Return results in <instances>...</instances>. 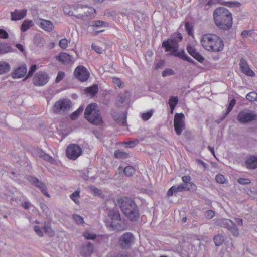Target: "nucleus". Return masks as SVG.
Returning <instances> with one entry per match:
<instances>
[{"mask_svg": "<svg viewBox=\"0 0 257 257\" xmlns=\"http://www.w3.org/2000/svg\"><path fill=\"white\" fill-rule=\"evenodd\" d=\"M118 205L125 216L132 221H137L139 216L137 205L134 200L127 197H121L117 200Z\"/></svg>", "mask_w": 257, "mask_h": 257, "instance_id": "1", "label": "nucleus"}, {"mask_svg": "<svg viewBox=\"0 0 257 257\" xmlns=\"http://www.w3.org/2000/svg\"><path fill=\"white\" fill-rule=\"evenodd\" d=\"M200 42L203 48L209 51L219 52L224 48V43L222 38L216 34H203Z\"/></svg>", "mask_w": 257, "mask_h": 257, "instance_id": "2", "label": "nucleus"}, {"mask_svg": "<svg viewBox=\"0 0 257 257\" xmlns=\"http://www.w3.org/2000/svg\"><path fill=\"white\" fill-rule=\"evenodd\" d=\"M213 18L215 25L220 29L227 30L232 27V15L227 8L220 7L215 9Z\"/></svg>", "mask_w": 257, "mask_h": 257, "instance_id": "3", "label": "nucleus"}, {"mask_svg": "<svg viewBox=\"0 0 257 257\" xmlns=\"http://www.w3.org/2000/svg\"><path fill=\"white\" fill-rule=\"evenodd\" d=\"M105 223L107 227L114 231H122L126 228L124 221L121 219L119 212L114 210L108 212V219L106 220Z\"/></svg>", "mask_w": 257, "mask_h": 257, "instance_id": "4", "label": "nucleus"}, {"mask_svg": "<svg viewBox=\"0 0 257 257\" xmlns=\"http://www.w3.org/2000/svg\"><path fill=\"white\" fill-rule=\"evenodd\" d=\"M84 117L88 122L94 125L100 126L103 124L102 117L96 103H92L86 106Z\"/></svg>", "mask_w": 257, "mask_h": 257, "instance_id": "5", "label": "nucleus"}, {"mask_svg": "<svg viewBox=\"0 0 257 257\" xmlns=\"http://www.w3.org/2000/svg\"><path fill=\"white\" fill-rule=\"evenodd\" d=\"M182 40V35L179 32H175L171 34L170 38L163 42L162 47L166 52L171 51V55H173L180 52L178 51V43L181 42Z\"/></svg>", "mask_w": 257, "mask_h": 257, "instance_id": "6", "label": "nucleus"}, {"mask_svg": "<svg viewBox=\"0 0 257 257\" xmlns=\"http://www.w3.org/2000/svg\"><path fill=\"white\" fill-rule=\"evenodd\" d=\"M71 106L72 102L69 100L61 99L55 103L52 110L54 113L58 114L68 111Z\"/></svg>", "mask_w": 257, "mask_h": 257, "instance_id": "7", "label": "nucleus"}, {"mask_svg": "<svg viewBox=\"0 0 257 257\" xmlns=\"http://www.w3.org/2000/svg\"><path fill=\"white\" fill-rule=\"evenodd\" d=\"M82 153V149L78 144H69L65 152L66 156L72 160L77 159Z\"/></svg>", "mask_w": 257, "mask_h": 257, "instance_id": "8", "label": "nucleus"}, {"mask_svg": "<svg viewBox=\"0 0 257 257\" xmlns=\"http://www.w3.org/2000/svg\"><path fill=\"white\" fill-rule=\"evenodd\" d=\"M173 125L177 135H180L185 127L184 114L181 113L175 114Z\"/></svg>", "mask_w": 257, "mask_h": 257, "instance_id": "9", "label": "nucleus"}, {"mask_svg": "<svg viewBox=\"0 0 257 257\" xmlns=\"http://www.w3.org/2000/svg\"><path fill=\"white\" fill-rule=\"evenodd\" d=\"M74 76L81 82H85L89 79L90 72L83 65H78L74 71Z\"/></svg>", "mask_w": 257, "mask_h": 257, "instance_id": "10", "label": "nucleus"}, {"mask_svg": "<svg viewBox=\"0 0 257 257\" xmlns=\"http://www.w3.org/2000/svg\"><path fill=\"white\" fill-rule=\"evenodd\" d=\"M49 77L46 72H39L33 78V84L35 86H42L47 84Z\"/></svg>", "mask_w": 257, "mask_h": 257, "instance_id": "11", "label": "nucleus"}, {"mask_svg": "<svg viewBox=\"0 0 257 257\" xmlns=\"http://www.w3.org/2000/svg\"><path fill=\"white\" fill-rule=\"evenodd\" d=\"M237 120L241 123H246L257 119V115L252 112L247 113L241 111L237 114Z\"/></svg>", "mask_w": 257, "mask_h": 257, "instance_id": "12", "label": "nucleus"}, {"mask_svg": "<svg viewBox=\"0 0 257 257\" xmlns=\"http://www.w3.org/2000/svg\"><path fill=\"white\" fill-rule=\"evenodd\" d=\"M133 235L128 232L125 233L119 239V244L123 248H128L133 241Z\"/></svg>", "mask_w": 257, "mask_h": 257, "instance_id": "13", "label": "nucleus"}, {"mask_svg": "<svg viewBox=\"0 0 257 257\" xmlns=\"http://www.w3.org/2000/svg\"><path fill=\"white\" fill-rule=\"evenodd\" d=\"M239 66L241 72L245 75L249 77L255 76L254 72L249 68L247 62L244 59L241 58L240 59Z\"/></svg>", "mask_w": 257, "mask_h": 257, "instance_id": "14", "label": "nucleus"}, {"mask_svg": "<svg viewBox=\"0 0 257 257\" xmlns=\"http://www.w3.org/2000/svg\"><path fill=\"white\" fill-rule=\"evenodd\" d=\"M27 10L15 9L13 12L10 13L11 20L12 21H18L23 19L27 16Z\"/></svg>", "mask_w": 257, "mask_h": 257, "instance_id": "15", "label": "nucleus"}, {"mask_svg": "<svg viewBox=\"0 0 257 257\" xmlns=\"http://www.w3.org/2000/svg\"><path fill=\"white\" fill-rule=\"evenodd\" d=\"M28 179L34 185L39 187L40 189H41L42 192L45 196L49 197V195L48 193L44 184L42 182L39 181L38 178L33 177H30Z\"/></svg>", "mask_w": 257, "mask_h": 257, "instance_id": "16", "label": "nucleus"}, {"mask_svg": "<svg viewBox=\"0 0 257 257\" xmlns=\"http://www.w3.org/2000/svg\"><path fill=\"white\" fill-rule=\"evenodd\" d=\"M185 190L191 191L189 187H187L183 184H180L177 186H172L170 189L167 191V196L171 197L173 195V193L182 192Z\"/></svg>", "mask_w": 257, "mask_h": 257, "instance_id": "17", "label": "nucleus"}, {"mask_svg": "<svg viewBox=\"0 0 257 257\" xmlns=\"http://www.w3.org/2000/svg\"><path fill=\"white\" fill-rule=\"evenodd\" d=\"M188 53L192 56L194 59L198 60L200 62H203L205 59L194 47L191 45H189L187 48Z\"/></svg>", "mask_w": 257, "mask_h": 257, "instance_id": "18", "label": "nucleus"}, {"mask_svg": "<svg viewBox=\"0 0 257 257\" xmlns=\"http://www.w3.org/2000/svg\"><path fill=\"white\" fill-rule=\"evenodd\" d=\"M56 60L62 64H68L72 62V57L69 54L61 52L55 56Z\"/></svg>", "mask_w": 257, "mask_h": 257, "instance_id": "19", "label": "nucleus"}, {"mask_svg": "<svg viewBox=\"0 0 257 257\" xmlns=\"http://www.w3.org/2000/svg\"><path fill=\"white\" fill-rule=\"evenodd\" d=\"M39 26L43 30L47 32H51L54 28L52 22L46 19H40Z\"/></svg>", "mask_w": 257, "mask_h": 257, "instance_id": "20", "label": "nucleus"}, {"mask_svg": "<svg viewBox=\"0 0 257 257\" xmlns=\"http://www.w3.org/2000/svg\"><path fill=\"white\" fill-rule=\"evenodd\" d=\"M27 68L26 65H23L15 70L12 73L13 78H20L26 75Z\"/></svg>", "mask_w": 257, "mask_h": 257, "instance_id": "21", "label": "nucleus"}, {"mask_svg": "<svg viewBox=\"0 0 257 257\" xmlns=\"http://www.w3.org/2000/svg\"><path fill=\"white\" fill-rule=\"evenodd\" d=\"M214 224L216 226H218L221 227H224L228 229L229 228V227H231L232 225H233V224H234V223L230 220L221 218L215 221Z\"/></svg>", "mask_w": 257, "mask_h": 257, "instance_id": "22", "label": "nucleus"}, {"mask_svg": "<svg viewBox=\"0 0 257 257\" xmlns=\"http://www.w3.org/2000/svg\"><path fill=\"white\" fill-rule=\"evenodd\" d=\"M246 166L249 169H255L257 167V156H249L245 161Z\"/></svg>", "mask_w": 257, "mask_h": 257, "instance_id": "23", "label": "nucleus"}, {"mask_svg": "<svg viewBox=\"0 0 257 257\" xmlns=\"http://www.w3.org/2000/svg\"><path fill=\"white\" fill-rule=\"evenodd\" d=\"M95 14L96 11L95 9L92 8V7H89L87 8V11L84 12V14H79L76 17L78 19H82L85 18L86 17L89 18V19H92L95 17Z\"/></svg>", "mask_w": 257, "mask_h": 257, "instance_id": "24", "label": "nucleus"}, {"mask_svg": "<svg viewBox=\"0 0 257 257\" xmlns=\"http://www.w3.org/2000/svg\"><path fill=\"white\" fill-rule=\"evenodd\" d=\"M182 180L185 184L186 186H189V188H190L192 191H195L197 189V186L191 181V177L189 175H185L182 177Z\"/></svg>", "mask_w": 257, "mask_h": 257, "instance_id": "25", "label": "nucleus"}, {"mask_svg": "<svg viewBox=\"0 0 257 257\" xmlns=\"http://www.w3.org/2000/svg\"><path fill=\"white\" fill-rule=\"evenodd\" d=\"M34 24L30 19H25L23 21L21 27V31L25 32L31 28Z\"/></svg>", "mask_w": 257, "mask_h": 257, "instance_id": "26", "label": "nucleus"}, {"mask_svg": "<svg viewBox=\"0 0 257 257\" xmlns=\"http://www.w3.org/2000/svg\"><path fill=\"white\" fill-rule=\"evenodd\" d=\"M172 56H176L177 57L181 58V59L185 60V61L187 62H189L190 63H193V60L192 58L188 57L186 54L185 53V51L184 50H182L180 51L179 53L174 54Z\"/></svg>", "mask_w": 257, "mask_h": 257, "instance_id": "27", "label": "nucleus"}, {"mask_svg": "<svg viewBox=\"0 0 257 257\" xmlns=\"http://www.w3.org/2000/svg\"><path fill=\"white\" fill-rule=\"evenodd\" d=\"M114 156L117 159H127L129 157V154L121 150H116L114 152Z\"/></svg>", "mask_w": 257, "mask_h": 257, "instance_id": "28", "label": "nucleus"}, {"mask_svg": "<svg viewBox=\"0 0 257 257\" xmlns=\"http://www.w3.org/2000/svg\"><path fill=\"white\" fill-rule=\"evenodd\" d=\"M178 97L177 96H171L170 98V99H169V105H170V107L171 108V113H173L174 109L175 108L177 103H178Z\"/></svg>", "mask_w": 257, "mask_h": 257, "instance_id": "29", "label": "nucleus"}, {"mask_svg": "<svg viewBox=\"0 0 257 257\" xmlns=\"http://www.w3.org/2000/svg\"><path fill=\"white\" fill-rule=\"evenodd\" d=\"M98 91V86L96 85L92 86L90 87H87L85 89V92L92 96H95Z\"/></svg>", "mask_w": 257, "mask_h": 257, "instance_id": "30", "label": "nucleus"}, {"mask_svg": "<svg viewBox=\"0 0 257 257\" xmlns=\"http://www.w3.org/2000/svg\"><path fill=\"white\" fill-rule=\"evenodd\" d=\"M10 69V67L8 63L4 61L0 62V74L7 73L9 71Z\"/></svg>", "mask_w": 257, "mask_h": 257, "instance_id": "31", "label": "nucleus"}, {"mask_svg": "<svg viewBox=\"0 0 257 257\" xmlns=\"http://www.w3.org/2000/svg\"><path fill=\"white\" fill-rule=\"evenodd\" d=\"M94 247L91 243L87 244L86 246H83V253L85 255H90L93 252Z\"/></svg>", "mask_w": 257, "mask_h": 257, "instance_id": "32", "label": "nucleus"}, {"mask_svg": "<svg viewBox=\"0 0 257 257\" xmlns=\"http://www.w3.org/2000/svg\"><path fill=\"white\" fill-rule=\"evenodd\" d=\"M83 111V106H80V107L78 108V109H77L76 111L73 112L72 114L70 115V118H71V119L73 120H76L78 118L79 115L82 113Z\"/></svg>", "mask_w": 257, "mask_h": 257, "instance_id": "33", "label": "nucleus"}, {"mask_svg": "<svg viewBox=\"0 0 257 257\" xmlns=\"http://www.w3.org/2000/svg\"><path fill=\"white\" fill-rule=\"evenodd\" d=\"M214 242L217 246H219L224 242V237L222 235H217L214 237Z\"/></svg>", "mask_w": 257, "mask_h": 257, "instance_id": "34", "label": "nucleus"}, {"mask_svg": "<svg viewBox=\"0 0 257 257\" xmlns=\"http://www.w3.org/2000/svg\"><path fill=\"white\" fill-rule=\"evenodd\" d=\"M135 169L132 166H128L124 169V173L126 176H132L135 174Z\"/></svg>", "mask_w": 257, "mask_h": 257, "instance_id": "35", "label": "nucleus"}, {"mask_svg": "<svg viewBox=\"0 0 257 257\" xmlns=\"http://www.w3.org/2000/svg\"><path fill=\"white\" fill-rule=\"evenodd\" d=\"M11 51V47L7 44L0 43V54H5Z\"/></svg>", "mask_w": 257, "mask_h": 257, "instance_id": "36", "label": "nucleus"}, {"mask_svg": "<svg viewBox=\"0 0 257 257\" xmlns=\"http://www.w3.org/2000/svg\"><path fill=\"white\" fill-rule=\"evenodd\" d=\"M246 99L251 102L256 101L257 99V93L254 91L250 92L246 95Z\"/></svg>", "mask_w": 257, "mask_h": 257, "instance_id": "37", "label": "nucleus"}, {"mask_svg": "<svg viewBox=\"0 0 257 257\" xmlns=\"http://www.w3.org/2000/svg\"><path fill=\"white\" fill-rule=\"evenodd\" d=\"M43 230L45 233H48V234L50 236L54 235V232L51 229V224L49 223L44 224Z\"/></svg>", "mask_w": 257, "mask_h": 257, "instance_id": "38", "label": "nucleus"}, {"mask_svg": "<svg viewBox=\"0 0 257 257\" xmlns=\"http://www.w3.org/2000/svg\"><path fill=\"white\" fill-rule=\"evenodd\" d=\"M79 191L76 190L71 194L70 196V198H71V199L77 204H78L79 203L78 198L79 197Z\"/></svg>", "mask_w": 257, "mask_h": 257, "instance_id": "39", "label": "nucleus"}, {"mask_svg": "<svg viewBox=\"0 0 257 257\" xmlns=\"http://www.w3.org/2000/svg\"><path fill=\"white\" fill-rule=\"evenodd\" d=\"M138 143L139 140L137 139L134 141H129L121 143V144H122L128 145L129 147L131 148H134V147L136 146L138 144Z\"/></svg>", "mask_w": 257, "mask_h": 257, "instance_id": "40", "label": "nucleus"}, {"mask_svg": "<svg viewBox=\"0 0 257 257\" xmlns=\"http://www.w3.org/2000/svg\"><path fill=\"white\" fill-rule=\"evenodd\" d=\"M227 229L231 231L232 234L235 236H237L239 235V231L235 224H234V225L230 227V228H228Z\"/></svg>", "mask_w": 257, "mask_h": 257, "instance_id": "41", "label": "nucleus"}, {"mask_svg": "<svg viewBox=\"0 0 257 257\" xmlns=\"http://www.w3.org/2000/svg\"><path fill=\"white\" fill-rule=\"evenodd\" d=\"M90 190L91 191L92 194H93L95 196H99L100 197H102V193L100 190H99L97 188L94 186L90 187Z\"/></svg>", "mask_w": 257, "mask_h": 257, "instance_id": "42", "label": "nucleus"}, {"mask_svg": "<svg viewBox=\"0 0 257 257\" xmlns=\"http://www.w3.org/2000/svg\"><path fill=\"white\" fill-rule=\"evenodd\" d=\"M59 45L61 49H65L68 47V40L66 38H62L60 40Z\"/></svg>", "mask_w": 257, "mask_h": 257, "instance_id": "43", "label": "nucleus"}, {"mask_svg": "<svg viewBox=\"0 0 257 257\" xmlns=\"http://www.w3.org/2000/svg\"><path fill=\"white\" fill-rule=\"evenodd\" d=\"M236 104V100L235 98H232L230 103H229V105L227 108V110L226 111V114H228L232 111L233 108L234 107Z\"/></svg>", "mask_w": 257, "mask_h": 257, "instance_id": "44", "label": "nucleus"}, {"mask_svg": "<svg viewBox=\"0 0 257 257\" xmlns=\"http://www.w3.org/2000/svg\"><path fill=\"white\" fill-rule=\"evenodd\" d=\"M153 114V112L151 110L144 113L142 114V118L143 120L147 121L152 117Z\"/></svg>", "mask_w": 257, "mask_h": 257, "instance_id": "45", "label": "nucleus"}, {"mask_svg": "<svg viewBox=\"0 0 257 257\" xmlns=\"http://www.w3.org/2000/svg\"><path fill=\"white\" fill-rule=\"evenodd\" d=\"M83 235L86 239H94L96 237L94 234H92L89 231H85L83 233Z\"/></svg>", "mask_w": 257, "mask_h": 257, "instance_id": "46", "label": "nucleus"}, {"mask_svg": "<svg viewBox=\"0 0 257 257\" xmlns=\"http://www.w3.org/2000/svg\"><path fill=\"white\" fill-rule=\"evenodd\" d=\"M237 182L242 185H247L250 183V180L248 178H240L238 179Z\"/></svg>", "mask_w": 257, "mask_h": 257, "instance_id": "47", "label": "nucleus"}, {"mask_svg": "<svg viewBox=\"0 0 257 257\" xmlns=\"http://www.w3.org/2000/svg\"><path fill=\"white\" fill-rule=\"evenodd\" d=\"M215 180L220 184H223L225 182V178L221 174H218L215 176Z\"/></svg>", "mask_w": 257, "mask_h": 257, "instance_id": "48", "label": "nucleus"}, {"mask_svg": "<svg viewBox=\"0 0 257 257\" xmlns=\"http://www.w3.org/2000/svg\"><path fill=\"white\" fill-rule=\"evenodd\" d=\"M65 76V73L63 72L60 71L58 72L57 76L56 78V82L59 83L64 79Z\"/></svg>", "mask_w": 257, "mask_h": 257, "instance_id": "49", "label": "nucleus"}, {"mask_svg": "<svg viewBox=\"0 0 257 257\" xmlns=\"http://www.w3.org/2000/svg\"><path fill=\"white\" fill-rule=\"evenodd\" d=\"M215 216V213L211 210H209L205 212V216L208 219H211Z\"/></svg>", "mask_w": 257, "mask_h": 257, "instance_id": "50", "label": "nucleus"}, {"mask_svg": "<svg viewBox=\"0 0 257 257\" xmlns=\"http://www.w3.org/2000/svg\"><path fill=\"white\" fill-rule=\"evenodd\" d=\"M112 116L114 120L117 123H122L123 125H124L126 122V117L124 116L123 118H122V121L119 120V118L117 117L116 114L114 113H112Z\"/></svg>", "mask_w": 257, "mask_h": 257, "instance_id": "51", "label": "nucleus"}, {"mask_svg": "<svg viewBox=\"0 0 257 257\" xmlns=\"http://www.w3.org/2000/svg\"><path fill=\"white\" fill-rule=\"evenodd\" d=\"M9 34L4 29H0V39H8Z\"/></svg>", "mask_w": 257, "mask_h": 257, "instance_id": "52", "label": "nucleus"}, {"mask_svg": "<svg viewBox=\"0 0 257 257\" xmlns=\"http://www.w3.org/2000/svg\"><path fill=\"white\" fill-rule=\"evenodd\" d=\"M73 219L79 224H82L84 223L83 218L78 215H74Z\"/></svg>", "mask_w": 257, "mask_h": 257, "instance_id": "53", "label": "nucleus"}, {"mask_svg": "<svg viewBox=\"0 0 257 257\" xmlns=\"http://www.w3.org/2000/svg\"><path fill=\"white\" fill-rule=\"evenodd\" d=\"M91 47L92 50H94L98 54H101L103 52L102 48L98 46H96L94 44H92Z\"/></svg>", "mask_w": 257, "mask_h": 257, "instance_id": "54", "label": "nucleus"}, {"mask_svg": "<svg viewBox=\"0 0 257 257\" xmlns=\"http://www.w3.org/2000/svg\"><path fill=\"white\" fill-rule=\"evenodd\" d=\"M36 70V65H32L30 68L29 71H28L26 78L31 76Z\"/></svg>", "mask_w": 257, "mask_h": 257, "instance_id": "55", "label": "nucleus"}, {"mask_svg": "<svg viewBox=\"0 0 257 257\" xmlns=\"http://www.w3.org/2000/svg\"><path fill=\"white\" fill-rule=\"evenodd\" d=\"M113 82L116 85H117L118 87L121 88L123 86V82H121L120 79L118 78H114L113 79Z\"/></svg>", "mask_w": 257, "mask_h": 257, "instance_id": "56", "label": "nucleus"}, {"mask_svg": "<svg viewBox=\"0 0 257 257\" xmlns=\"http://www.w3.org/2000/svg\"><path fill=\"white\" fill-rule=\"evenodd\" d=\"M185 27L186 31L188 32V35H192L193 34V29L192 27L190 26L189 23L187 22L185 24Z\"/></svg>", "mask_w": 257, "mask_h": 257, "instance_id": "57", "label": "nucleus"}, {"mask_svg": "<svg viewBox=\"0 0 257 257\" xmlns=\"http://www.w3.org/2000/svg\"><path fill=\"white\" fill-rule=\"evenodd\" d=\"M34 231H35L36 234L38 235L40 237H42L43 235V232L42 230L40 229V227L38 226H34Z\"/></svg>", "mask_w": 257, "mask_h": 257, "instance_id": "58", "label": "nucleus"}, {"mask_svg": "<svg viewBox=\"0 0 257 257\" xmlns=\"http://www.w3.org/2000/svg\"><path fill=\"white\" fill-rule=\"evenodd\" d=\"M173 74V71L170 69H167L164 70L162 72V76L166 77L167 76L172 75Z\"/></svg>", "mask_w": 257, "mask_h": 257, "instance_id": "59", "label": "nucleus"}, {"mask_svg": "<svg viewBox=\"0 0 257 257\" xmlns=\"http://www.w3.org/2000/svg\"><path fill=\"white\" fill-rule=\"evenodd\" d=\"M226 5L228 7H234V6L239 7L240 5V3H239V2H226Z\"/></svg>", "mask_w": 257, "mask_h": 257, "instance_id": "60", "label": "nucleus"}, {"mask_svg": "<svg viewBox=\"0 0 257 257\" xmlns=\"http://www.w3.org/2000/svg\"><path fill=\"white\" fill-rule=\"evenodd\" d=\"M103 24H104L103 21H100V20H97V21H95L94 22V24H92V26L96 27H98L102 26Z\"/></svg>", "mask_w": 257, "mask_h": 257, "instance_id": "61", "label": "nucleus"}, {"mask_svg": "<svg viewBox=\"0 0 257 257\" xmlns=\"http://www.w3.org/2000/svg\"><path fill=\"white\" fill-rule=\"evenodd\" d=\"M42 158L45 160H46L48 162L51 163H52L54 161L53 158L51 156L48 155L47 154L46 155H44V156Z\"/></svg>", "mask_w": 257, "mask_h": 257, "instance_id": "62", "label": "nucleus"}, {"mask_svg": "<svg viewBox=\"0 0 257 257\" xmlns=\"http://www.w3.org/2000/svg\"><path fill=\"white\" fill-rule=\"evenodd\" d=\"M42 158L45 160H46L48 162L51 163H52L54 161L53 158L51 156L48 155L47 154L46 155H44V156Z\"/></svg>", "mask_w": 257, "mask_h": 257, "instance_id": "63", "label": "nucleus"}, {"mask_svg": "<svg viewBox=\"0 0 257 257\" xmlns=\"http://www.w3.org/2000/svg\"><path fill=\"white\" fill-rule=\"evenodd\" d=\"M36 153H37L38 156L40 158H42V157H43L44 156V155H46V153L45 152H44V151L42 149L37 150Z\"/></svg>", "mask_w": 257, "mask_h": 257, "instance_id": "64", "label": "nucleus"}]
</instances>
